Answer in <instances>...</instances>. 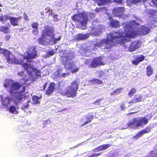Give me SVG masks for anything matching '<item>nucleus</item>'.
<instances>
[{"instance_id": "obj_31", "label": "nucleus", "mask_w": 157, "mask_h": 157, "mask_svg": "<svg viewBox=\"0 0 157 157\" xmlns=\"http://www.w3.org/2000/svg\"><path fill=\"white\" fill-rule=\"evenodd\" d=\"M10 17H8L7 15H2L0 16V21L2 22L6 21L7 20H9Z\"/></svg>"}, {"instance_id": "obj_53", "label": "nucleus", "mask_w": 157, "mask_h": 157, "mask_svg": "<svg viewBox=\"0 0 157 157\" xmlns=\"http://www.w3.org/2000/svg\"><path fill=\"white\" fill-rule=\"evenodd\" d=\"M69 74L67 73H63L61 75V76L62 77H65L67 76Z\"/></svg>"}, {"instance_id": "obj_55", "label": "nucleus", "mask_w": 157, "mask_h": 157, "mask_svg": "<svg viewBox=\"0 0 157 157\" xmlns=\"http://www.w3.org/2000/svg\"><path fill=\"white\" fill-rule=\"evenodd\" d=\"M23 90L24 91L25 89V86H24L23 87Z\"/></svg>"}, {"instance_id": "obj_23", "label": "nucleus", "mask_w": 157, "mask_h": 157, "mask_svg": "<svg viewBox=\"0 0 157 157\" xmlns=\"http://www.w3.org/2000/svg\"><path fill=\"white\" fill-rule=\"evenodd\" d=\"M1 54H2L6 58H7L9 56H10V55H11L12 53L10 52L9 50L7 49H5L3 48L2 51L0 52Z\"/></svg>"}, {"instance_id": "obj_30", "label": "nucleus", "mask_w": 157, "mask_h": 157, "mask_svg": "<svg viewBox=\"0 0 157 157\" xmlns=\"http://www.w3.org/2000/svg\"><path fill=\"white\" fill-rule=\"evenodd\" d=\"M123 89V88H117L113 91L112 92L110 93V95L112 96L120 94L121 93L122 90Z\"/></svg>"}, {"instance_id": "obj_36", "label": "nucleus", "mask_w": 157, "mask_h": 157, "mask_svg": "<svg viewBox=\"0 0 157 157\" xmlns=\"http://www.w3.org/2000/svg\"><path fill=\"white\" fill-rule=\"evenodd\" d=\"M13 81L11 79L9 80L4 84V87L6 88L11 87Z\"/></svg>"}, {"instance_id": "obj_28", "label": "nucleus", "mask_w": 157, "mask_h": 157, "mask_svg": "<svg viewBox=\"0 0 157 157\" xmlns=\"http://www.w3.org/2000/svg\"><path fill=\"white\" fill-rule=\"evenodd\" d=\"M146 69V74L147 76L149 77L153 74V70L151 67V65L147 66Z\"/></svg>"}, {"instance_id": "obj_34", "label": "nucleus", "mask_w": 157, "mask_h": 157, "mask_svg": "<svg viewBox=\"0 0 157 157\" xmlns=\"http://www.w3.org/2000/svg\"><path fill=\"white\" fill-rule=\"evenodd\" d=\"M157 151L154 150L151 151L147 157H157Z\"/></svg>"}, {"instance_id": "obj_13", "label": "nucleus", "mask_w": 157, "mask_h": 157, "mask_svg": "<svg viewBox=\"0 0 157 157\" xmlns=\"http://www.w3.org/2000/svg\"><path fill=\"white\" fill-rule=\"evenodd\" d=\"M24 69L26 70L29 74H30L33 71V65L30 63H25L22 65Z\"/></svg>"}, {"instance_id": "obj_51", "label": "nucleus", "mask_w": 157, "mask_h": 157, "mask_svg": "<svg viewBox=\"0 0 157 157\" xmlns=\"http://www.w3.org/2000/svg\"><path fill=\"white\" fill-rule=\"evenodd\" d=\"M24 71H21V72H18V73H17V75L20 76H23L24 75Z\"/></svg>"}, {"instance_id": "obj_2", "label": "nucleus", "mask_w": 157, "mask_h": 157, "mask_svg": "<svg viewBox=\"0 0 157 157\" xmlns=\"http://www.w3.org/2000/svg\"><path fill=\"white\" fill-rule=\"evenodd\" d=\"M54 27L48 25H45L44 29L42 31L41 36L37 40L39 43L42 44H44L46 42V40L48 39V37L50 39L54 38Z\"/></svg>"}, {"instance_id": "obj_9", "label": "nucleus", "mask_w": 157, "mask_h": 157, "mask_svg": "<svg viewBox=\"0 0 157 157\" xmlns=\"http://www.w3.org/2000/svg\"><path fill=\"white\" fill-rule=\"evenodd\" d=\"M37 56L36 51L35 49L33 47L29 48L27 52V56L24 57L26 59H33Z\"/></svg>"}, {"instance_id": "obj_6", "label": "nucleus", "mask_w": 157, "mask_h": 157, "mask_svg": "<svg viewBox=\"0 0 157 157\" xmlns=\"http://www.w3.org/2000/svg\"><path fill=\"white\" fill-rule=\"evenodd\" d=\"M102 58L96 57L94 58L91 62L88 67L89 68H96L100 65H103L104 63L102 61Z\"/></svg>"}, {"instance_id": "obj_11", "label": "nucleus", "mask_w": 157, "mask_h": 157, "mask_svg": "<svg viewBox=\"0 0 157 157\" xmlns=\"http://www.w3.org/2000/svg\"><path fill=\"white\" fill-rule=\"evenodd\" d=\"M140 46V42L139 41H134L132 42L129 45L128 47V51L131 52H133Z\"/></svg>"}, {"instance_id": "obj_47", "label": "nucleus", "mask_w": 157, "mask_h": 157, "mask_svg": "<svg viewBox=\"0 0 157 157\" xmlns=\"http://www.w3.org/2000/svg\"><path fill=\"white\" fill-rule=\"evenodd\" d=\"M61 38V36H60L58 38H54L53 40V42L55 44H56L57 43V41H59ZM53 39V38L52 39Z\"/></svg>"}, {"instance_id": "obj_39", "label": "nucleus", "mask_w": 157, "mask_h": 157, "mask_svg": "<svg viewBox=\"0 0 157 157\" xmlns=\"http://www.w3.org/2000/svg\"><path fill=\"white\" fill-rule=\"evenodd\" d=\"M77 39L79 40H84L85 39V36L82 34H79L77 36Z\"/></svg>"}, {"instance_id": "obj_24", "label": "nucleus", "mask_w": 157, "mask_h": 157, "mask_svg": "<svg viewBox=\"0 0 157 157\" xmlns=\"http://www.w3.org/2000/svg\"><path fill=\"white\" fill-rule=\"evenodd\" d=\"M94 116L93 115H90L89 116H86V119L87 120L84 122L80 126L82 127L84 126L86 124L90 123L92 120L93 119Z\"/></svg>"}, {"instance_id": "obj_21", "label": "nucleus", "mask_w": 157, "mask_h": 157, "mask_svg": "<svg viewBox=\"0 0 157 157\" xmlns=\"http://www.w3.org/2000/svg\"><path fill=\"white\" fill-rule=\"evenodd\" d=\"M31 27L33 29L32 30V33L34 34H37L38 32V23L37 22H33L31 25Z\"/></svg>"}, {"instance_id": "obj_37", "label": "nucleus", "mask_w": 157, "mask_h": 157, "mask_svg": "<svg viewBox=\"0 0 157 157\" xmlns=\"http://www.w3.org/2000/svg\"><path fill=\"white\" fill-rule=\"evenodd\" d=\"M143 134L140 131L138 132L137 133L136 135L135 136H133L132 137L133 139H138L139 138L141 137L142 136Z\"/></svg>"}, {"instance_id": "obj_19", "label": "nucleus", "mask_w": 157, "mask_h": 157, "mask_svg": "<svg viewBox=\"0 0 157 157\" xmlns=\"http://www.w3.org/2000/svg\"><path fill=\"white\" fill-rule=\"evenodd\" d=\"M11 26L9 23L6 26L1 25L0 26V32L4 33H8L10 32V28Z\"/></svg>"}, {"instance_id": "obj_41", "label": "nucleus", "mask_w": 157, "mask_h": 157, "mask_svg": "<svg viewBox=\"0 0 157 157\" xmlns=\"http://www.w3.org/2000/svg\"><path fill=\"white\" fill-rule=\"evenodd\" d=\"M9 112L12 113H13L16 111V107L13 105L10 106L9 108Z\"/></svg>"}, {"instance_id": "obj_1", "label": "nucleus", "mask_w": 157, "mask_h": 157, "mask_svg": "<svg viewBox=\"0 0 157 157\" xmlns=\"http://www.w3.org/2000/svg\"><path fill=\"white\" fill-rule=\"evenodd\" d=\"M124 30L125 33L118 31L110 33V39L107 38L104 42L106 45L104 49H111L117 44L127 42L130 41L131 38L135 37L136 36V33L133 29L132 25L129 24H125L124 26Z\"/></svg>"}, {"instance_id": "obj_16", "label": "nucleus", "mask_w": 157, "mask_h": 157, "mask_svg": "<svg viewBox=\"0 0 157 157\" xmlns=\"http://www.w3.org/2000/svg\"><path fill=\"white\" fill-rule=\"evenodd\" d=\"M110 146V144H103L94 149L92 151L94 152H97L105 150L109 147Z\"/></svg>"}, {"instance_id": "obj_27", "label": "nucleus", "mask_w": 157, "mask_h": 157, "mask_svg": "<svg viewBox=\"0 0 157 157\" xmlns=\"http://www.w3.org/2000/svg\"><path fill=\"white\" fill-rule=\"evenodd\" d=\"M110 25L112 27L115 28L119 27L120 26L119 22L115 20H112L110 22Z\"/></svg>"}, {"instance_id": "obj_45", "label": "nucleus", "mask_w": 157, "mask_h": 157, "mask_svg": "<svg viewBox=\"0 0 157 157\" xmlns=\"http://www.w3.org/2000/svg\"><path fill=\"white\" fill-rule=\"evenodd\" d=\"M47 82H46L44 84L43 86L41 87L42 88L40 89L41 91H43L45 90L47 86Z\"/></svg>"}, {"instance_id": "obj_17", "label": "nucleus", "mask_w": 157, "mask_h": 157, "mask_svg": "<svg viewBox=\"0 0 157 157\" xmlns=\"http://www.w3.org/2000/svg\"><path fill=\"white\" fill-rule=\"evenodd\" d=\"M135 59L132 61V63L134 65H137L139 63L143 61L145 59V57L143 55H141L140 56L134 57Z\"/></svg>"}, {"instance_id": "obj_22", "label": "nucleus", "mask_w": 157, "mask_h": 157, "mask_svg": "<svg viewBox=\"0 0 157 157\" xmlns=\"http://www.w3.org/2000/svg\"><path fill=\"white\" fill-rule=\"evenodd\" d=\"M150 31V29L144 26H142L140 33L143 35H145L148 34Z\"/></svg>"}, {"instance_id": "obj_54", "label": "nucleus", "mask_w": 157, "mask_h": 157, "mask_svg": "<svg viewBox=\"0 0 157 157\" xmlns=\"http://www.w3.org/2000/svg\"><path fill=\"white\" fill-rule=\"evenodd\" d=\"M152 12L154 13H157V11L155 10H153L152 11Z\"/></svg>"}, {"instance_id": "obj_49", "label": "nucleus", "mask_w": 157, "mask_h": 157, "mask_svg": "<svg viewBox=\"0 0 157 157\" xmlns=\"http://www.w3.org/2000/svg\"><path fill=\"white\" fill-rule=\"evenodd\" d=\"M23 15H24V18L25 20V21H29V19L28 17V15H26V14L25 13H23Z\"/></svg>"}, {"instance_id": "obj_29", "label": "nucleus", "mask_w": 157, "mask_h": 157, "mask_svg": "<svg viewBox=\"0 0 157 157\" xmlns=\"http://www.w3.org/2000/svg\"><path fill=\"white\" fill-rule=\"evenodd\" d=\"M98 5V6H101L105 4L108 2H110L111 0H95Z\"/></svg>"}, {"instance_id": "obj_48", "label": "nucleus", "mask_w": 157, "mask_h": 157, "mask_svg": "<svg viewBox=\"0 0 157 157\" xmlns=\"http://www.w3.org/2000/svg\"><path fill=\"white\" fill-rule=\"evenodd\" d=\"M29 101H28L27 102V104H26V105H23L22 107L24 109H25L29 107Z\"/></svg>"}, {"instance_id": "obj_14", "label": "nucleus", "mask_w": 157, "mask_h": 157, "mask_svg": "<svg viewBox=\"0 0 157 157\" xmlns=\"http://www.w3.org/2000/svg\"><path fill=\"white\" fill-rule=\"evenodd\" d=\"M22 18V16H19L17 17L10 16L9 21L11 24L13 26L18 25L19 20Z\"/></svg>"}, {"instance_id": "obj_33", "label": "nucleus", "mask_w": 157, "mask_h": 157, "mask_svg": "<svg viewBox=\"0 0 157 157\" xmlns=\"http://www.w3.org/2000/svg\"><path fill=\"white\" fill-rule=\"evenodd\" d=\"M41 98V97H39L35 95L33 96L32 97V99L33 101L34 104H39L40 102L38 101V100Z\"/></svg>"}, {"instance_id": "obj_15", "label": "nucleus", "mask_w": 157, "mask_h": 157, "mask_svg": "<svg viewBox=\"0 0 157 157\" xmlns=\"http://www.w3.org/2000/svg\"><path fill=\"white\" fill-rule=\"evenodd\" d=\"M56 84L54 82H51L47 88L45 94L49 95H50L54 90Z\"/></svg>"}, {"instance_id": "obj_32", "label": "nucleus", "mask_w": 157, "mask_h": 157, "mask_svg": "<svg viewBox=\"0 0 157 157\" xmlns=\"http://www.w3.org/2000/svg\"><path fill=\"white\" fill-rule=\"evenodd\" d=\"M90 82L94 84H103L102 81L98 79H93L90 80Z\"/></svg>"}, {"instance_id": "obj_57", "label": "nucleus", "mask_w": 157, "mask_h": 157, "mask_svg": "<svg viewBox=\"0 0 157 157\" xmlns=\"http://www.w3.org/2000/svg\"><path fill=\"white\" fill-rule=\"evenodd\" d=\"M1 11H2L1 9V8H0V12H1Z\"/></svg>"}, {"instance_id": "obj_25", "label": "nucleus", "mask_w": 157, "mask_h": 157, "mask_svg": "<svg viewBox=\"0 0 157 157\" xmlns=\"http://www.w3.org/2000/svg\"><path fill=\"white\" fill-rule=\"evenodd\" d=\"M12 101V99L9 97L7 96L4 99L2 100V104L4 106H7L10 104Z\"/></svg>"}, {"instance_id": "obj_38", "label": "nucleus", "mask_w": 157, "mask_h": 157, "mask_svg": "<svg viewBox=\"0 0 157 157\" xmlns=\"http://www.w3.org/2000/svg\"><path fill=\"white\" fill-rule=\"evenodd\" d=\"M136 89L135 88H132L131 89L130 91L128 92V95L131 97L136 92Z\"/></svg>"}, {"instance_id": "obj_12", "label": "nucleus", "mask_w": 157, "mask_h": 157, "mask_svg": "<svg viewBox=\"0 0 157 157\" xmlns=\"http://www.w3.org/2000/svg\"><path fill=\"white\" fill-rule=\"evenodd\" d=\"M24 84H21L18 82H15L12 83L11 86L10 90L9 91L10 93L11 94L13 92L11 90H16L19 89L21 87L23 86Z\"/></svg>"}, {"instance_id": "obj_7", "label": "nucleus", "mask_w": 157, "mask_h": 157, "mask_svg": "<svg viewBox=\"0 0 157 157\" xmlns=\"http://www.w3.org/2000/svg\"><path fill=\"white\" fill-rule=\"evenodd\" d=\"M66 91H63L62 92L63 95L68 97L73 98L76 96L77 94V92L71 88H70L68 86L66 88Z\"/></svg>"}, {"instance_id": "obj_56", "label": "nucleus", "mask_w": 157, "mask_h": 157, "mask_svg": "<svg viewBox=\"0 0 157 157\" xmlns=\"http://www.w3.org/2000/svg\"><path fill=\"white\" fill-rule=\"evenodd\" d=\"M67 109V108H64L63 109V110H65Z\"/></svg>"}, {"instance_id": "obj_50", "label": "nucleus", "mask_w": 157, "mask_h": 157, "mask_svg": "<svg viewBox=\"0 0 157 157\" xmlns=\"http://www.w3.org/2000/svg\"><path fill=\"white\" fill-rule=\"evenodd\" d=\"M48 54L50 56H52L55 54V52L53 50H51L48 52Z\"/></svg>"}, {"instance_id": "obj_44", "label": "nucleus", "mask_w": 157, "mask_h": 157, "mask_svg": "<svg viewBox=\"0 0 157 157\" xmlns=\"http://www.w3.org/2000/svg\"><path fill=\"white\" fill-rule=\"evenodd\" d=\"M126 102L122 103L121 104V108L122 110H124L126 108Z\"/></svg>"}, {"instance_id": "obj_46", "label": "nucleus", "mask_w": 157, "mask_h": 157, "mask_svg": "<svg viewBox=\"0 0 157 157\" xmlns=\"http://www.w3.org/2000/svg\"><path fill=\"white\" fill-rule=\"evenodd\" d=\"M10 38L11 36L9 35H6L5 36V39L6 41H9Z\"/></svg>"}, {"instance_id": "obj_8", "label": "nucleus", "mask_w": 157, "mask_h": 157, "mask_svg": "<svg viewBox=\"0 0 157 157\" xmlns=\"http://www.w3.org/2000/svg\"><path fill=\"white\" fill-rule=\"evenodd\" d=\"M125 11L124 7H119L115 8L113 9V12L114 14H115L117 17L119 18H123L124 17L123 13Z\"/></svg>"}, {"instance_id": "obj_59", "label": "nucleus", "mask_w": 157, "mask_h": 157, "mask_svg": "<svg viewBox=\"0 0 157 157\" xmlns=\"http://www.w3.org/2000/svg\"><path fill=\"white\" fill-rule=\"evenodd\" d=\"M79 26H78L77 27H78V28H79Z\"/></svg>"}, {"instance_id": "obj_26", "label": "nucleus", "mask_w": 157, "mask_h": 157, "mask_svg": "<svg viewBox=\"0 0 157 157\" xmlns=\"http://www.w3.org/2000/svg\"><path fill=\"white\" fill-rule=\"evenodd\" d=\"M23 98V95L21 94L16 95L14 98V103L16 105H17V103L21 101Z\"/></svg>"}, {"instance_id": "obj_5", "label": "nucleus", "mask_w": 157, "mask_h": 157, "mask_svg": "<svg viewBox=\"0 0 157 157\" xmlns=\"http://www.w3.org/2000/svg\"><path fill=\"white\" fill-rule=\"evenodd\" d=\"M71 18L74 21L78 22L84 26H86L89 20L87 14L84 12L74 14Z\"/></svg>"}, {"instance_id": "obj_52", "label": "nucleus", "mask_w": 157, "mask_h": 157, "mask_svg": "<svg viewBox=\"0 0 157 157\" xmlns=\"http://www.w3.org/2000/svg\"><path fill=\"white\" fill-rule=\"evenodd\" d=\"M114 2L119 3H122V0H113Z\"/></svg>"}, {"instance_id": "obj_43", "label": "nucleus", "mask_w": 157, "mask_h": 157, "mask_svg": "<svg viewBox=\"0 0 157 157\" xmlns=\"http://www.w3.org/2000/svg\"><path fill=\"white\" fill-rule=\"evenodd\" d=\"M146 1L149 3L151 2L154 5L157 6V0H146Z\"/></svg>"}, {"instance_id": "obj_10", "label": "nucleus", "mask_w": 157, "mask_h": 157, "mask_svg": "<svg viewBox=\"0 0 157 157\" xmlns=\"http://www.w3.org/2000/svg\"><path fill=\"white\" fill-rule=\"evenodd\" d=\"M142 96L141 94H135L133 99L131 101H128L127 103L128 104V106H132L131 103L134 104L137 102H140L142 101Z\"/></svg>"}, {"instance_id": "obj_35", "label": "nucleus", "mask_w": 157, "mask_h": 157, "mask_svg": "<svg viewBox=\"0 0 157 157\" xmlns=\"http://www.w3.org/2000/svg\"><path fill=\"white\" fill-rule=\"evenodd\" d=\"M151 128L150 127H147L145 129L141 130L143 134L148 133L151 131Z\"/></svg>"}, {"instance_id": "obj_4", "label": "nucleus", "mask_w": 157, "mask_h": 157, "mask_svg": "<svg viewBox=\"0 0 157 157\" xmlns=\"http://www.w3.org/2000/svg\"><path fill=\"white\" fill-rule=\"evenodd\" d=\"M61 59V63L64 66V67L68 70H71V71L72 73H76L79 71L78 67H77L75 68H74L75 65L73 64V63L71 62L72 60L69 56H63Z\"/></svg>"}, {"instance_id": "obj_58", "label": "nucleus", "mask_w": 157, "mask_h": 157, "mask_svg": "<svg viewBox=\"0 0 157 157\" xmlns=\"http://www.w3.org/2000/svg\"><path fill=\"white\" fill-rule=\"evenodd\" d=\"M48 155H45V156H46V157H48Z\"/></svg>"}, {"instance_id": "obj_42", "label": "nucleus", "mask_w": 157, "mask_h": 157, "mask_svg": "<svg viewBox=\"0 0 157 157\" xmlns=\"http://www.w3.org/2000/svg\"><path fill=\"white\" fill-rule=\"evenodd\" d=\"M101 153H94L91 155L88 156L87 157H97L100 155L101 154Z\"/></svg>"}, {"instance_id": "obj_18", "label": "nucleus", "mask_w": 157, "mask_h": 157, "mask_svg": "<svg viewBox=\"0 0 157 157\" xmlns=\"http://www.w3.org/2000/svg\"><path fill=\"white\" fill-rule=\"evenodd\" d=\"M6 62L9 64H21L20 61L17 60L14 56L12 57H10L9 56L6 58Z\"/></svg>"}, {"instance_id": "obj_3", "label": "nucleus", "mask_w": 157, "mask_h": 157, "mask_svg": "<svg viewBox=\"0 0 157 157\" xmlns=\"http://www.w3.org/2000/svg\"><path fill=\"white\" fill-rule=\"evenodd\" d=\"M151 118L150 116L148 115L140 118H139L138 119L134 118L129 121L127 124V125L128 126L132 128L142 126L143 125H146Z\"/></svg>"}, {"instance_id": "obj_20", "label": "nucleus", "mask_w": 157, "mask_h": 157, "mask_svg": "<svg viewBox=\"0 0 157 157\" xmlns=\"http://www.w3.org/2000/svg\"><path fill=\"white\" fill-rule=\"evenodd\" d=\"M79 85V83L78 82L77 80L72 81L71 83V85L68 86L70 88H71L76 92H77L78 88Z\"/></svg>"}, {"instance_id": "obj_40", "label": "nucleus", "mask_w": 157, "mask_h": 157, "mask_svg": "<svg viewBox=\"0 0 157 157\" xmlns=\"http://www.w3.org/2000/svg\"><path fill=\"white\" fill-rule=\"evenodd\" d=\"M102 100V98L98 99L94 101L93 102V104L95 105H99L101 104V101Z\"/></svg>"}]
</instances>
